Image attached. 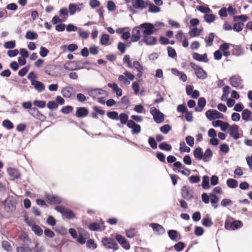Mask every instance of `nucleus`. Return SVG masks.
<instances>
[{"mask_svg":"<svg viewBox=\"0 0 252 252\" xmlns=\"http://www.w3.org/2000/svg\"><path fill=\"white\" fill-rule=\"evenodd\" d=\"M171 129V127L169 125H165L160 127V130L164 134H167Z\"/></svg>","mask_w":252,"mask_h":252,"instance_id":"55","label":"nucleus"},{"mask_svg":"<svg viewBox=\"0 0 252 252\" xmlns=\"http://www.w3.org/2000/svg\"><path fill=\"white\" fill-rule=\"evenodd\" d=\"M175 38L179 41H182L186 38V36L183 34V31L182 30H179L178 31L177 33L175 35Z\"/></svg>","mask_w":252,"mask_h":252,"instance_id":"58","label":"nucleus"},{"mask_svg":"<svg viewBox=\"0 0 252 252\" xmlns=\"http://www.w3.org/2000/svg\"><path fill=\"white\" fill-rule=\"evenodd\" d=\"M2 126L7 129H11L14 127L13 124L8 120H4Z\"/></svg>","mask_w":252,"mask_h":252,"instance_id":"51","label":"nucleus"},{"mask_svg":"<svg viewBox=\"0 0 252 252\" xmlns=\"http://www.w3.org/2000/svg\"><path fill=\"white\" fill-rule=\"evenodd\" d=\"M244 53V50L241 46L236 45L234 46V48L232 51L233 55L236 56H240Z\"/></svg>","mask_w":252,"mask_h":252,"instance_id":"30","label":"nucleus"},{"mask_svg":"<svg viewBox=\"0 0 252 252\" xmlns=\"http://www.w3.org/2000/svg\"><path fill=\"white\" fill-rule=\"evenodd\" d=\"M116 239L125 250H128L130 249L129 244L124 237L121 235H117Z\"/></svg>","mask_w":252,"mask_h":252,"instance_id":"18","label":"nucleus"},{"mask_svg":"<svg viewBox=\"0 0 252 252\" xmlns=\"http://www.w3.org/2000/svg\"><path fill=\"white\" fill-rule=\"evenodd\" d=\"M239 129V127L236 125H233L229 127V134L235 140H237L240 137Z\"/></svg>","mask_w":252,"mask_h":252,"instance_id":"11","label":"nucleus"},{"mask_svg":"<svg viewBox=\"0 0 252 252\" xmlns=\"http://www.w3.org/2000/svg\"><path fill=\"white\" fill-rule=\"evenodd\" d=\"M72 92L73 89L72 88L66 87L63 89L62 91V94L63 96L69 98L71 96Z\"/></svg>","mask_w":252,"mask_h":252,"instance_id":"31","label":"nucleus"},{"mask_svg":"<svg viewBox=\"0 0 252 252\" xmlns=\"http://www.w3.org/2000/svg\"><path fill=\"white\" fill-rule=\"evenodd\" d=\"M190 65L193 69L197 78L201 80H204L207 78V72L202 67L193 63H190Z\"/></svg>","mask_w":252,"mask_h":252,"instance_id":"1","label":"nucleus"},{"mask_svg":"<svg viewBox=\"0 0 252 252\" xmlns=\"http://www.w3.org/2000/svg\"><path fill=\"white\" fill-rule=\"evenodd\" d=\"M242 225V222L240 220H234L230 222L228 220H226L225 222L224 227L227 230H234L241 228Z\"/></svg>","mask_w":252,"mask_h":252,"instance_id":"6","label":"nucleus"},{"mask_svg":"<svg viewBox=\"0 0 252 252\" xmlns=\"http://www.w3.org/2000/svg\"><path fill=\"white\" fill-rule=\"evenodd\" d=\"M192 58L195 60L199 62H202L204 63H207L208 62V59L206 54L201 55L197 53H194L192 54Z\"/></svg>","mask_w":252,"mask_h":252,"instance_id":"19","label":"nucleus"},{"mask_svg":"<svg viewBox=\"0 0 252 252\" xmlns=\"http://www.w3.org/2000/svg\"><path fill=\"white\" fill-rule=\"evenodd\" d=\"M180 151L181 153H189L190 151V149L187 146L184 142H181L180 143Z\"/></svg>","mask_w":252,"mask_h":252,"instance_id":"43","label":"nucleus"},{"mask_svg":"<svg viewBox=\"0 0 252 252\" xmlns=\"http://www.w3.org/2000/svg\"><path fill=\"white\" fill-rule=\"evenodd\" d=\"M141 31L139 26L135 27L133 29L131 36V40L132 42H137L140 39L141 36Z\"/></svg>","mask_w":252,"mask_h":252,"instance_id":"13","label":"nucleus"},{"mask_svg":"<svg viewBox=\"0 0 252 252\" xmlns=\"http://www.w3.org/2000/svg\"><path fill=\"white\" fill-rule=\"evenodd\" d=\"M84 6L82 3H70L68 6L69 12L70 15H74L76 12L81 11Z\"/></svg>","mask_w":252,"mask_h":252,"instance_id":"12","label":"nucleus"},{"mask_svg":"<svg viewBox=\"0 0 252 252\" xmlns=\"http://www.w3.org/2000/svg\"><path fill=\"white\" fill-rule=\"evenodd\" d=\"M150 113L153 115L154 121L158 124L164 121V114L154 107L150 109Z\"/></svg>","mask_w":252,"mask_h":252,"instance_id":"3","label":"nucleus"},{"mask_svg":"<svg viewBox=\"0 0 252 252\" xmlns=\"http://www.w3.org/2000/svg\"><path fill=\"white\" fill-rule=\"evenodd\" d=\"M148 143L152 149H155L157 148V143L153 137H150L149 138Z\"/></svg>","mask_w":252,"mask_h":252,"instance_id":"60","label":"nucleus"},{"mask_svg":"<svg viewBox=\"0 0 252 252\" xmlns=\"http://www.w3.org/2000/svg\"><path fill=\"white\" fill-rule=\"evenodd\" d=\"M202 31V29H199L196 28H193L189 33L190 37H193L199 36Z\"/></svg>","mask_w":252,"mask_h":252,"instance_id":"35","label":"nucleus"},{"mask_svg":"<svg viewBox=\"0 0 252 252\" xmlns=\"http://www.w3.org/2000/svg\"><path fill=\"white\" fill-rule=\"evenodd\" d=\"M219 111L216 110H209L206 111L205 115L206 117L210 120L217 119Z\"/></svg>","mask_w":252,"mask_h":252,"instance_id":"22","label":"nucleus"},{"mask_svg":"<svg viewBox=\"0 0 252 252\" xmlns=\"http://www.w3.org/2000/svg\"><path fill=\"white\" fill-rule=\"evenodd\" d=\"M226 184L229 188L234 189L237 187L238 182L235 179H228L226 181Z\"/></svg>","mask_w":252,"mask_h":252,"instance_id":"36","label":"nucleus"},{"mask_svg":"<svg viewBox=\"0 0 252 252\" xmlns=\"http://www.w3.org/2000/svg\"><path fill=\"white\" fill-rule=\"evenodd\" d=\"M128 116L127 114L125 113H121L119 116V120L120 121L121 124L125 125L127 124L128 120Z\"/></svg>","mask_w":252,"mask_h":252,"instance_id":"40","label":"nucleus"},{"mask_svg":"<svg viewBox=\"0 0 252 252\" xmlns=\"http://www.w3.org/2000/svg\"><path fill=\"white\" fill-rule=\"evenodd\" d=\"M215 34L214 33H210L208 36L206 37L205 39V41L207 46H211L213 45V41L214 40Z\"/></svg>","mask_w":252,"mask_h":252,"instance_id":"33","label":"nucleus"},{"mask_svg":"<svg viewBox=\"0 0 252 252\" xmlns=\"http://www.w3.org/2000/svg\"><path fill=\"white\" fill-rule=\"evenodd\" d=\"M244 27V24L243 23H236L234 25L233 30L237 32L241 31Z\"/></svg>","mask_w":252,"mask_h":252,"instance_id":"47","label":"nucleus"},{"mask_svg":"<svg viewBox=\"0 0 252 252\" xmlns=\"http://www.w3.org/2000/svg\"><path fill=\"white\" fill-rule=\"evenodd\" d=\"M16 251L17 252H32V249L27 246L18 247Z\"/></svg>","mask_w":252,"mask_h":252,"instance_id":"45","label":"nucleus"},{"mask_svg":"<svg viewBox=\"0 0 252 252\" xmlns=\"http://www.w3.org/2000/svg\"><path fill=\"white\" fill-rule=\"evenodd\" d=\"M49 50L44 47H41L40 48L39 54L43 58L46 57L49 53Z\"/></svg>","mask_w":252,"mask_h":252,"instance_id":"62","label":"nucleus"},{"mask_svg":"<svg viewBox=\"0 0 252 252\" xmlns=\"http://www.w3.org/2000/svg\"><path fill=\"white\" fill-rule=\"evenodd\" d=\"M149 1H144L143 0H132V5L135 8L143 9L148 6Z\"/></svg>","mask_w":252,"mask_h":252,"instance_id":"15","label":"nucleus"},{"mask_svg":"<svg viewBox=\"0 0 252 252\" xmlns=\"http://www.w3.org/2000/svg\"><path fill=\"white\" fill-rule=\"evenodd\" d=\"M132 67H134L139 73H143V67L138 61L133 62L132 64Z\"/></svg>","mask_w":252,"mask_h":252,"instance_id":"41","label":"nucleus"},{"mask_svg":"<svg viewBox=\"0 0 252 252\" xmlns=\"http://www.w3.org/2000/svg\"><path fill=\"white\" fill-rule=\"evenodd\" d=\"M167 51H168V56L171 58H174L176 57L177 54L174 48H173L171 47H167Z\"/></svg>","mask_w":252,"mask_h":252,"instance_id":"61","label":"nucleus"},{"mask_svg":"<svg viewBox=\"0 0 252 252\" xmlns=\"http://www.w3.org/2000/svg\"><path fill=\"white\" fill-rule=\"evenodd\" d=\"M29 113L30 115L37 119L42 120L43 118H44V116L40 113L37 108L35 107H33L29 110Z\"/></svg>","mask_w":252,"mask_h":252,"instance_id":"21","label":"nucleus"},{"mask_svg":"<svg viewBox=\"0 0 252 252\" xmlns=\"http://www.w3.org/2000/svg\"><path fill=\"white\" fill-rule=\"evenodd\" d=\"M134 78L135 77L132 74L128 71H126L124 75H121L119 76L118 80L125 85H129L130 83V80H133Z\"/></svg>","mask_w":252,"mask_h":252,"instance_id":"4","label":"nucleus"},{"mask_svg":"<svg viewBox=\"0 0 252 252\" xmlns=\"http://www.w3.org/2000/svg\"><path fill=\"white\" fill-rule=\"evenodd\" d=\"M107 117L112 120H119V115L116 111L109 112L107 113Z\"/></svg>","mask_w":252,"mask_h":252,"instance_id":"49","label":"nucleus"},{"mask_svg":"<svg viewBox=\"0 0 252 252\" xmlns=\"http://www.w3.org/2000/svg\"><path fill=\"white\" fill-rule=\"evenodd\" d=\"M168 234L169 238L174 241H177V231L174 230H170L168 232Z\"/></svg>","mask_w":252,"mask_h":252,"instance_id":"50","label":"nucleus"},{"mask_svg":"<svg viewBox=\"0 0 252 252\" xmlns=\"http://www.w3.org/2000/svg\"><path fill=\"white\" fill-rule=\"evenodd\" d=\"M213 153L210 149H207L205 153H203V158L202 159L205 162H208L210 161L212 157Z\"/></svg>","mask_w":252,"mask_h":252,"instance_id":"29","label":"nucleus"},{"mask_svg":"<svg viewBox=\"0 0 252 252\" xmlns=\"http://www.w3.org/2000/svg\"><path fill=\"white\" fill-rule=\"evenodd\" d=\"M150 226L152 228L154 231L161 234L164 233L165 229L162 226L158 223H151Z\"/></svg>","mask_w":252,"mask_h":252,"instance_id":"23","label":"nucleus"},{"mask_svg":"<svg viewBox=\"0 0 252 252\" xmlns=\"http://www.w3.org/2000/svg\"><path fill=\"white\" fill-rule=\"evenodd\" d=\"M32 230L34 231V232L38 236L41 235L43 233V231L41 229V228L37 225H33L32 226Z\"/></svg>","mask_w":252,"mask_h":252,"instance_id":"53","label":"nucleus"},{"mask_svg":"<svg viewBox=\"0 0 252 252\" xmlns=\"http://www.w3.org/2000/svg\"><path fill=\"white\" fill-rule=\"evenodd\" d=\"M202 187L205 189H209L210 188L209 185V178L207 175L203 177Z\"/></svg>","mask_w":252,"mask_h":252,"instance_id":"37","label":"nucleus"},{"mask_svg":"<svg viewBox=\"0 0 252 252\" xmlns=\"http://www.w3.org/2000/svg\"><path fill=\"white\" fill-rule=\"evenodd\" d=\"M242 119L245 121H252V113L249 109H245L242 113Z\"/></svg>","mask_w":252,"mask_h":252,"instance_id":"26","label":"nucleus"},{"mask_svg":"<svg viewBox=\"0 0 252 252\" xmlns=\"http://www.w3.org/2000/svg\"><path fill=\"white\" fill-rule=\"evenodd\" d=\"M7 171L11 179L14 180L20 178V174L16 169L9 167L7 168Z\"/></svg>","mask_w":252,"mask_h":252,"instance_id":"20","label":"nucleus"},{"mask_svg":"<svg viewBox=\"0 0 252 252\" xmlns=\"http://www.w3.org/2000/svg\"><path fill=\"white\" fill-rule=\"evenodd\" d=\"M64 68L68 70H74L77 69V63L75 62H68L64 65Z\"/></svg>","mask_w":252,"mask_h":252,"instance_id":"28","label":"nucleus"},{"mask_svg":"<svg viewBox=\"0 0 252 252\" xmlns=\"http://www.w3.org/2000/svg\"><path fill=\"white\" fill-rule=\"evenodd\" d=\"M15 46L16 42L14 40L7 41L3 45L4 48L8 49H13L15 47Z\"/></svg>","mask_w":252,"mask_h":252,"instance_id":"46","label":"nucleus"},{"mask_svg":"<svg viewBox=\"0 0 252 252\" xmlns=\"http://www.w3.org/2000/svg\"><path fill=\"white\" fill-rule=\"evenodd\" d=\"M38 36V34L36 32L30 31H28L25 35V37L30 40L36 39Z\"/></svg>","mask_w":252,"mask_h":252,"instance_id":"34","label":"nucleus"},{"mask_svg":"<svg viewBox=\"0 0 252 252\" xmlns=\"http://www.w3.org/2000/svg\"><path fill=\"white\" fill-rule=\"evenodd\" d=\"M205 21L207 23H212L215 19V16L213 14H206L204 16Z\"/></svg>","mask_w":252,"mask_h":252,"instance_id":"52","label":"nucleus"},{"mask_svg":"<svg viewBox=\"0 0 252 252\" xmlns=\"http://www.w3.org/2000/svg\"><path fill=\"white\" fill-rule=\"evenodd\" d=\"M109 40V36L107 34H103L100 39V43L102 45H107Z\"/></svg>","mask_w":252,"mask_h":252,"instance_id":"48","label":"nucleus"},{"mask_svg":"<svg viewBox=\"0 0 252 252\" xmlns=\"http://www.w3.org/2000/svg\"><path fill=\"white\" fill-rule=\"evenodd\" d=\"M139 27L143 36L153 34L155 31L154 26L151 23H144L141 24L139 25Z\"/></svg>","mask_w":252,"mask_h":252,"instance_id":"2","label":"nucleus"},{"mask_svg":"<svg viewBox=\"0 0 252 252\" xmlns=\"http://www.w3.org/2000/svg\"><path fill=\"white\" fill-rule=\"evenodd\" d=\"M57 66L53 64H48L44 67L45 72L48 75H54L55 73V70L56 69Z\"/></svg>","mask_w":252,"mask_h":252,"instance_id":"25","label":"nucleus"},{"mask_svg":"<svg viewBox=\"0 0 252 252\" xmlns=\"http://www.w3.org/2000/svg\"><path fill=\"white\" fill-rule=\"evenodd\" d=\"M181 194L185 199L191 200L193 198V189L189 186H184L181 190Z\"/></svg>","mask_w":252,"mask_h":252,"instance_id":"8","label":"nucleus"},{"mask_svg":"<svg viewBox=\"0 0 252 252\" xmlns=\"http://www.w3.org/2000/svg\"><path fill=\"white\" fill-rule=\"evenodd\" d=\"M88 113L86 108L78 107L77 108L76 116L78 118L84 117L88 115Z\"/></svg>","mask_w":252,"mask_h":252,"instance_id":"24","label":"nucleus"},{"mask_svg":"<svg viewBox=\"0 0 252 252\" xmlns=\"http://www.w3.org/2000/svg\"><path fill=\"white\" fill-rule=\"evenodd\" d=\"M44 247L43 246L39 245L36 243L35 247L32 249L34 252H43L44 251Z\"/></svg>","mask_w":252,"mask_h":252,"instance_id":"59","label":"nucleus"},{"mask_svg":"<svg viewBox=\"0 0 252 252\" xmlns=\"http://www.w3.org/2000/svg\"><path fill=\"white\" fill-rule=\"evenodd\" d=\"M89 228L91 230L97 231L101 229L100 225L97 223H92L90 224Z\"/></svg>","mask_w":252,"mask_h":252,"instance_id":"63","label":"nucleus"},{"mask_svg":"<svg viewBox=\"0 0 252 252\" xmlns=\"http://www.w3.org/2000/svg\"><path fill=\"white\" fill-rule=\"evenodd\" d=\"M55 210L60 212L62 215L66 218L72 219L74 217V214L71 210L61 206H56Z\"/></svg>","mask_w":252,"mask_h":252,"instance_id":"7","label":"nucleus"},{"mask_svg":"<svg viewBox=\"0 0 252 252\" xmlns=\"http://www.w3.org/2000/svg\"><path fill=\"white\" fill-rule=\"evenodd\" d=\"M50 109H55L58 107V104L55 101H49L47 105Z\"/></svg>","mask_w":252,"mask_h":252,"instance_id":"64","label":"nucleus"},{"mask_svg":"<svg viewBox=\"0 0 252 252\" xmlns=\"http://www.w3.org/2000/svg\"><path fill=\"white\" fill-rule=\"evenodd\" d=\"M127 126L128 128L132 129L131 133L132 134H138L141 132L140 126L135 124L132 120H129L127 122Z\"/></svg>","mask_w":252,"mask_h":252,"instance_id":"14","label":"nucleus"},{"mask_svg":"<svg viewBox=\"0 0 252 252\" xmlns=\"http://www.w3.org/2000/svg\"><path fill=\"white\" fill-rule=\"evenodd\" d=\"M31 84L34 86V89L38 92H41L45 90L44 85L37 80L33 81Z\"/></svg>","mask_w":252,"mask_h":252,"instance_id":"27","label":"nucleus"},{"mask_svg":"<svg viewBox=\"0 0 252 252\" xmlns=\"http://www.w3.org/2000/svg\"><path fill=\"white\" fill-rule=\"evenodd\" d=\"M203 153L202 150L200 147L195 148L193 151V156L198 160H201L203 158Z\"/></svg>","mask_w":252,"mask_h":252,"instance_id":"32","label":"nucleus"},{"mask_svg":"<svg viewBox=\"0 0 252 252\" xmlns=\"http://www.w3.org/2000/svg\"><path fill=\"white\" fill-rule=\"evenodd\" d=\"M78 35L83 39H87L89 37L90 32H89L84 31L82 28H79L78 30Z\"/></svg>","mask_w":252,"mask_h":252,"instance_id":"38","label":"nucleus"},{"mask_svg":"<svg viewBox=\"0 0 252 252\" xmlns=\"http://www.w3.org/2000/svg\"><path fill=\"white\" fill-rule=\"evenodd\" d=\"M148 6H149V12L152 13H157L160 11V8L156 6L153 3H151L150 1L148 2Z\"/></svg>","mask_w":252,"mask_h":252,"instance_id":"39","label":"nucleus"},{"mask_svg":"<svg viewBox=\"0 0 252 252\" xmlns=\"http://www.w3.org/2000/svg\"><path fill=\"white\" fill-rule=\"evenodd\" d=\"M229 82L231 85L236 89H242L243 86L242 80L240 76L238 75H234L229 79Z\"/></svg>","mask_w":252,"mask_h":252,"instance_id":"9","label":"nucleus"},{"mask_svg":"<svg viewBox=\"0 0 252 252\" xmlns=\"http://www.w3.org/2000/svg\"><path fill=\"white\" fill-rule=\"evenodd\" d=\"M46 198L50 204H59L62 202V198L57 195L47 194Z\"/></svg>","mask_w":252,"mask_h":252,"instance_id":"16","label":"nucleus"},{"mask_svg":"<svg viewBox=\"0 0 252 252\" xmlns=\"http://www.w3.org/2000/svg\"><path fill=\"white\" fill-rule=\"evenodd\" d=\"M159 148L163 150L166 151H170L172 150V146L171 145L167 144L166 142H163L160 143L159 146Z\"/></svg>","mask_w":252,"mask_h":252,"instance_id":"44","label":"nucleus"},{"mask_svg":"<svg viewBox=\"0 0 252 252\" xmlns=\"http://www.w3.org/2000/svg\"><path fill=\"white\" fill-rule=\"evenodd\" d=\"M33 104L34 106H37L39 108H44L46 105L45 101L43 100H35L33 101Z\"/></svg>","mask_w":252,"mask_h":252,"instance_id":"57","label":"nucleus"},{"mask_svg":"<svg viewBox=\"0 0 252 252\" xmlns=\"http://www.w3.org/2000/svg\"><path fill=\"white\" fill-rule=\"evenodd\" d=\"M206 100L203 97H200L198 99V105L200 107V109L198 110L197 108H195L196 111H201L202 108L205 106L206 104Z\"/></svg>","mask_w":252,"mask_h":252,"instance_id":"42","label":"nucleus"},{"mask_svg":"<svg viewBox=\"0 0 252 252\" xmlns=\"http://www.w3.org/2000/svg\"><path fill=\"white\" fill-rule=\"evenodd\" d=\"M88 94L94 98H100L99 96H107V93L102 89H94L88 91Z\"/></svg>","mask_w":252,"mask_h":252,"instance_id":"5","label":"nucleus"},{"mask_svg":"<svg viewBox=\"0 0 252 252\" xmlns=\"http://www.w3.org/2000/svg\"><path fill=\"white\" fill-rule=\"evenodd\" d=\"M143 41L148 45H153L156 43L157 38L152 36V34L143 36Z\"/></svg>","mask_w":252,"mask_h":252,"instance_id":"17","label":"nucleus"},{"mask_svg":"<svg viewBox=\"0 0 252 252\" xmlns=\"http://www.w3.org/2000/svg\"><path fill=\"white\" fill-rule=\"evenodd\" d=\"M198 11L203 13L208 14L211 12V10L208 7L204 6H199L197 7Z\"/></svg>","mask_w":252,"mask_h":252,"instance_id":"54","label":"nucleus"},{"mask_svg":"<svg viewBox=\"0 0 252 252\" xmlns=\"http://www.w3.org/2000/svg\"><path fill=\"white\" fill-rule=\"evenodd\" d=\"M103 245L106 248L117 250L118 249L116 243L112 239L109 238H104L102 240Z\"/></svg>","mask_w":252,"mask_h":252,"instance_id":"10","label":"nucleus"},{"mask_svg":"<svg viewBox=\"0 0 252 252\" xmlns=\"http://www.w3.org/2000/svg\"><path fill=\"white\" fill-rule=\"evenodd\" d=\"M232 204V201L227 198L223 199L220 202V205L222 207H225L227 206H230Z\"/></svg>","mask_w":252,"mask_h":252,"instance_id":"56","label":"nucleus"}]
</instances>
